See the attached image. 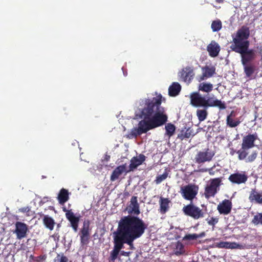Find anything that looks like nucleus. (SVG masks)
I'll return each mask as SVG.
<instances>
[{
  "instance_id": "bb28decb",
  "label": "nucleus",
  "mask_w": 262,
  "mask_h": 262,
  "mask_svg": "<svg viewBox=\"0 0 262 262\" xmlns=\"http://www.w3.org/2000/svg\"><path fill=\"white\" fill-rule=\"evenodd\" d=\"M217 190L210 185H207L205 188L204 195L206 199H209L211 197H214L217 193Z\"/></svg>"
},
{
  "instance_id": "37998d69",
  "label": "nucleus",
  "mask_w": 262,
  "mask_h": 262,
  "mask_svg": "<svg viewBox=\"0 0 262 262\" xmlns=\"http://www.w3.org/2000/svg\"><path fill=\"white\" fill-rule=\"evenodd\" d=\"M207 78H208V77L203 72L202 75L198 77V80L199 82H201Z\"/></svg>"
},
{
  "instance_id": "4be33fe9",
  "label": "nucleus",
  "mask_w": 262,
  "mask_h": 262,
  "mask_svg": "<svg viewBox=\"0 0 262 262\" xmlns=\"http://www.w3.org/2000/svg\"><path fill=\"white\" fill-rule=\"evenodd\" d=\"M170 203V200L168 198H164L163 197H161L159 204H160V208L159 212L161 214H165L166 212L168 211L169 209V204Z\"/></svg>"
},
{
  "instance_id": "6ab92c4d",
  "label": "nucleus",
  "mask_w": 262,
  "mask_h": 262,
  "mask_svg": "<svg viewBox=\"0 0 262 262\" xmlns=\"http://www.w3.org/2000/svg\"><path fill=\"white\" fill-rule=\"evenodd\" d=\"M207 50L211 57H215L219 55L220 46L214 40H212L207 46Z\"/></svg>"
},
{
  "instance_id": "f3484780",
  "label": "nucleus",
  "mask_w": 262,
  "mask_h": 262,
  "mask_svg": "<svg viewBox=\"0 0 262 262\" xmlns=\"http://www.w3.org/2000/svg\"><path fill=\"white\" fill-rule=\"evenodd\" d=\"M129 213L138 215L140 213L139 204L138 203L137 196H133L130 199V204L128 206Z\"/></svg>"
},
{
  "instance_id": "4468645a",
  "label": "nucleus",
  "mask_w": 262,
  "mask_h": 262,
  "mask_svg": "<svg viewBox=\"0 0 262 262\" xmlns=\"http://www.w3.org/2000/svg\"><path fill=\"white\" fill-rule=\"evenodd\" d=\"M146 157L143 154H139L138 156L133 157L130 160L129 165V169L126 172L133 171L139 166L141 165L146 160Z\"/></svg>"
},
{
  "instance_id": "0eeeda50",
  "label": "nucleus",
  "mask_w": 262,
  "mask_h": 262,
  "mask_svg": "<svg viewBox=\"0 0 262 262\" xmlns=\"http://www.w3.org/2000/svg\"><path fill=\"white\" fill-rule=\"evenodd\" d=\"M91 229L90 228V221L89 220H84L82 228L80 229L79 235L80 238V244L82 246L86 245L89 243L91 237Z\"/></svg>"
},
{
  "instance_id": "ea45409f",
  "label": "nucleus",
  "mask_w": 262,
  "mask_h": 262,
  "mask_svg": "<svg viewBox=\"0 0 262 262\" xmlns=\"http://www.w3.org/2000/svg\"><path fill=\"white\" fill-rule=\"evenodd\" d=\"M30 207L29 206L20 208L18 209L19 212H22V213H26L28 215V213L30 211Z\"/></svg>"
},
{
  "instance_id": "6e6552de",
  "label": "nucleus",
  "mask_w": 262,
  "mask_h": 262,
  "mask_svg": "<svg viewBox=\"0 0 262 262\" xmlns=\"http://www.w3.org/2000/svg\"><path fill=\"white\" fill-rule=\"evenodd\" d=\"M215 152L209 148H206L203 151H199L195 156V161L196 163H204L210 162L214 156Z\"/></svg>"
},
{
  "instance_id": "de8ad7c7",
  "label": "nucleus",
  "mask_w": 262,
  "mask_h": 262,
  "mask_svg": "<svg viewBox=\"0 0 262 262\" xmlns=\"http://www.w3.org/2000/svg\"><path fill=\"white\" fill-rule=\"evenodd\" d=\"M224 0H215L216 2L217 3H223Z\"/></svg>"
},
{
  "instance_id": "20e7f679",
  "label": "nucleus",
  "mask_w": 262,
  "mask_h": 262,
  "mask_svg": "<svg viewBox=\"0 0 262 262\" xmlns=\"http://www.w3.org/2000/svg\"><path fill=\"white\" fill-rule=\"evenodd\" d=\"M190 104L196 107H202V110L196 111V116L200 121L205 120L208 115L207 109L209 107H217L220 110L226 108L224 102H222L214 97H210L208 95H201L199 92H194L190 95Z\"/></svg>"
},
{
  "instance_id": "c756f323",
  "label": "nucleus",
  "mask_w": 262,
  "mask_h": 262,
  "mask_svg": "<svg viewBox=\"0 0 262 262\" xmlns=\"http://www.w3.org/2000/svg\"><path fill=\"white\" fill-rule=\"evenodd\" d=\"M165 129L166 134L170 137L174 134L176 130V127L171 123H168L165 125Z\"/></svg>"
},
{
  "instance_id": "4c0bfd02",
  "label": "nucleus",
  "mask_w": 262,
  "mask_h": 262,
  "mask_svg": "<svg viewBox=\"0 0 262 262\" xmlns=\"http://www.w3.org/2000/svg\"><path fill=\"white\" fill-rule=\"evenodd\" d=\"M184 239L186 240H194L197 239V236L196 233L188 234H186L184 237Z\"/></svg>"
},
{
  "instance_id": "f8f14e48",
  "label": "nucleus",
  "mask_w": 262,
  "mask_h": 262,
  "mask_svg": "<svg viewBox=\"0 0 262 262\" xmlns=\"http://www.w3.org/2000/svg\"><path fill=\"white\" fill-rule=\"evenodd\" d=\"M232 204L230 200L225 199L217 206V210L221 214L227 215L232 210Z\"/></svg>"
},
{
  "instance_id": "f03ea898",
  "label": "nucleus",
  "mask_w": 262,
  "mask_h": 262,
  "mask_svg": "<svg viewBox=\"0 0 262 262\" xmlns=\"http://www.w3.org/2000/svg\"><path fill=\"white\" fill-rule=\"evenodd\" d=\"M249 36V28L246 26H243L235 33L232 35V43L230 48L233 51L240 54L246 76L251 78L255 71L256 67L251 62L256 58V53L254 49H249L250 42L248 39Z\"/></svg>"
},
{
  "instance_id": "9d476101",
  "label": "nucleus",
  "mask_w": 262,
  "mask_h": 262,
  "mask_svg": "<svg viewBox=\"0 0 262 262\" xmlns=\"http://www.w3.org/2000/svg\"><path fill=\"white\" fill-rule=\"evenodd\" d=\"M63 210L66 212V217L70 222L71 227L74 232H76L78 228L80 216H75V214L71 210H66L65 209Z\"/></svg>"
},
{
  "instance_id": "ddd939ff",
  "label": "nucleus",
  "mask_w": 262,
  "mask_h": 262,
  "mask_svg": "<svg viewBox=\"0 0 262 262\" xmlns=\"http://www.w3.org/2000/svg\"><path fill=\"white\" fill-rule=\"evenodd\" d=\"M228 180L233 184H241L247 182L248 176L245 172H236L230 175Z\"/></svg>"
},
{
  "instance_id": "58836bf2",
  "label": "nucleus",
  "mask_w": 262,
  "mask_h": 262,
  "mask_svg": "<svg viewBox=\"0 0 262 262\" xmlns=\"http://www.w3.org/2000/svg\"><path fill=\"white\" fill-rule=\"evenodd\" d=\"M228 245V242H220L219 243H215L216 247L219 248H226Z\"/></svg>"
},
{
  "instance_id": "2eb2a0df",
  "label": "nucleus",
  "mask_w": 262,
  "mask_h": 262,
  "mask_svg": "<svg viewBox=\"0 0 262 262\" xmlns=\"http://www.w3.org/2000/svg\"><path fill=\"white\" fill-rule=\"evenodd\" d=\"M194 76L193 70L190 67L183 68L180 72V78L183 81L190 83Z\"/></svg>"
},
{
  "instance_id": "c03bdc74",
  "label": "nucleus",
  "mask_w": 262,
  "mask_h": 262,
  "mask_svg": "<svg viewBox=\"0 0 262 262\" xmlns=\"http://www.w3.org/2000/svg\"><path fill=\"white\" fill-rule=\"evenodd\" d=\"M130 253H131V252H130V251L125 252L124 251H121V253L122 255L125 256H129V255L130 254Z\"/></svg>"
},
{
  "instance_id": "a18cd8bd",
  "label": "nucleus",
  "mask_w": 262,
  "mask_h": 262,
  "mask_svg": "<svg viewBox=\"0 0 262 262\" xmlns=\"http://www.w3.org/2000/svg\"><path fill=\"white\" fill-rule=\"evenodd\" d=\"M197 238L202 237L205 236V233L204 232H202L200 234H196Z\"/></svg>"
},
{
  "instance_id": "aec40b11",
  "label": "nucleus",
  "mask_w": 262,
  "mask_h": 262,
  "mask_svg": "<svg viewBox=\"0 0 262 262\" xmlns=\"http://www.w3.org/2000/svg\"><path fill=\"white\" fill-rule=\"evenodd\" d=\"M261 191L259 192L255 188L252 189L250 192L249 200L251 202L259 204L261 202Z\"/></svg>"
},
{
  "instance_id": "c85d7f7f",
  "label": "nucleus",
  "mask_w": 262,
  "mask_h": 262,
  "mask_svg": "<svg viewBox=\"0 0 262 262\" xmlns=\"http://www.w3.org/2000/svg\"><path fill=\"white\" fill-rule=\"evenodd\" d=\"M203 72L208 77H211L215 73V67L214 66H206L202 68Z\"/></svg>"
},
{
  "instance_id": "a211bd4d",
  "label": "nucleus",
  "mask_w": 262,
  "mask_h": 262,
  "mask_svg": "<svg viewBox=\"0 0 262 262\" xmlns=\"http://www.w3.org/2000/svg\"><path fill=\"white\" fill-rule=\"evenodd\" d=\"M126 164L117 166L112 172L110 177V180L114 182L118 179L119 177L124 172L126 173Z\"/></svg>"
},
{
  "instance_id": "7c9ffc66",
  "label": "nucleus",
  "mask_w": 262,
  "mask_h": 262,
  "mask_svg": "<svg viewBox=\"0 0 262 262\" xmlns=\"http://www.w3.org/2000/svg\"><path fill=\"white\" fill-rule=\"evenodd\" d=\"M211 29L213 32L220 30L222 27V24L220 19L213 20L211 24Z\"/></svg>"
},
{
  "instance_id": "9b49d317",
  "label": "nucleus",
  "mask_w": 262,
  "mask_h": 262,
  "mask_svg": "<svg viewBox=\"0 0 262 262\" xmlns=\"http://www.w3.org/2000/svg\"><path fill=\"white\" fill-rule=\"evenodd\" d=\"M28 228L27 224L21 222H17L15 223V229L14 233L16 235L17 238L21 239L27 235Z\"/></svg>"
},
{
  "instance_id": "393cba45",
  "label": "nucleus",
  "mask_w": 262,
  "mask_h": 262,
  "mask_svg": "<svg viewBox=\"0 0 262 262\" xmlns=\"http://www.w3.org/2000/svg\"><path fill=\"white\" fill-rule=\"evenodd\" d=\"M241 123V121L239 119L236 118L234 119L233 118L232 112L227 117L226 123L227 126L230 127H235L237 126Z\"/></svg>"
},
{
  "instance_id": "c9c22d12",
  "label": "nucleus",
  "mask_w": 262,
  "mask_h": 262,
  "mask_svg": "<svg viewBox=\"0 0 262 262\" xmlns=\"http://www.w3.org/2000/svg\"><path fill=\"white\" fill-rule=\"evenodd\" d=\"M219 219L217 217H212L209 220L207 219L208 224L212 227H214L219 222Z\"/></svg>"
},
{
  "instance_id": "09e8293b",
  "label": "nucleus",
  "mask_w": 262,
  "mask_h": 262,
  "mask_svg": "<svg viewBox=\"0 0 262 262\" xmlns=\"http://www.w3.org/2000/svg\"><path fill=\"white\" fill-rule=\"evenodd\" d=\"M261 202L260 203V204H262V191H261Z\"/></svg>"
},
{
  "instance_id": "b1692460",
  "label": "nucleus",
  "mask_w": 262,
  "mask_h": 262,
  "mask_svg": "<svg viewBox=\"0 0 262 262\" xmlns=\"http://www.w3.org/2000/svg\"><path fill=\"white\" fill-rule=\"evenodd\" d=\"M181 90V86L178 82H173L168 89V94L170 96H176L179 94Z\"/></svg>"
},
{
  "instance_id": "473e14b6",
  "label": "nucleus",
  "mask_w": 262,
  "mask_h": 262,
  "mask_svg": "<svg viewBox=\"0 0 262 262\" xmlns=\"http://www.w3.org/2000/svg\"><path fill=\"white\" fill-rule=\"evenodd\" d=\"M251 222L255 225H262V213H257L254 215Z\"/></svg>"
},
{
  "instance_id": "a19ab883",
  "label": "nucleus",
  "mask_w": 262,
  "mask_h": 262,
  "mask_svg": "<svg viewBox=\"0 0 262 262\" xmlns=\"http://www.w3.org/2000/svg\"><path fill=\"white\" fill-rule=\"evenodd\" d=\"M215 167V165H214L212 167L208 168V169H205L204 171H208L210 175L213 176L215 174V171L213 170L214 168Z\"/></svg>"
},
{
  "instance_id": "a878e982",
  "label": "nucleus",
  "mask_w": 262,
  "mask_h": 262,
  "mask_svg": "<svg viewBox=\"0 0 262 262\" xmlns=\"http://www.w3.org/2000/svg\"><path fill=\"white\" fill-rule=\"evenodd\" d=\"M194 135L193 129L189 127L186 130H182L181 133L178 135V138L183 140L185 138H189Z\"/></svg>"
},
{
  "instance_id": "1a4fd4ad",
  "label": "nucleus",
  "mask_w": 262,
  "mask_h": 262,
  "mask_svg": "<svg viewBox=\"0 0 262 262\" xmlns=\"http://www.w3.org/2000/svg\"><path fill=\"white\" fill-rule=\"evenodd\" d=\"M183 197L187 200H192L198 193V190L194 185H188L181 188Z\"/></svg>"
},
{
  "instance_id": "2f4dec72",
  "label": "nucleus",
  "mask_w": 262,
  "mask_h": 262,
  "mask_svg": "<svg viewBox=\"0 0 262 262\" xmlns=\"http://www.w3.org/2000/svg\"><path fill=\"white\" fill-rule=\"evenodd\" d=\"M222 182L221 178H217L211 179L209 185L217 190V188L221 185Z\"/></svg>"
},
{
  "instance_id": "423d86ee",
  "label": "nucleus",
  "mask_w": 262,
  "mask_h": 262,
  "mask_svg": "<svg viewBox=\"0 0 262 262\" xmlns=\"http://www.w3.org/2000/svg\"><path fill=\"white\" fill-rule=\"evenodd\" d=\"M182 211L185 215L190 216L194 220H198L204 216V212L199 207L193 204L184 206Z\"/></svg>"
},
{
  "instance_id": "72a5a7b5",
  "label": "nucleus",
  "mask_w": 262,
  "mask_h": 262,
  "mask_svg": "<svg viewBox=\"0 0 262 262\" xmlns=\"http://www.w3.org/2000/svg\"><path fill=\"white\" fill-rule=\"evenodd\" d=\"M168 173L167 171H165L161 175H159L157 176L155 182L156 184H159L161 183L163 181L165 180L168 177Z\"/></svg>"
},
{
  "instance_id": "f704fd0d",
  "label": "nucleus",
  "mask_w": 262,
  "mask_h": 262,
  "mask_svg": "<svg viewBox=\"0 0 262 262\" xmlns=\"http://www.w3.org/2000/svg\"><path fill=\"white\" fill-rule=\"evenodd\" d=\"M177 250L175 252V254L177 256L182 255L185 253V251L184 250V246L181 243H178L176 246Z\"/></svg>"
},
{
  "instance_id": "cd10ccee",
  "label": "nucleus",
  "mask_w": 262,
  "mask_h": 262,
  "mask_svg": "<svg viewBox=\"0 0 262 262\" xmlns=\"http://www.w3.org/2000/svg\"><path fill=\"white\" fill-rule=\"evenodd\" d=\"M213 88V84L210 83L202 82L199 84L198 90L199 91L208 93L212 91Z\"/></svg>"
},
{
  "instance_id": "8fccbe9b",
  "label": "nucleus",
  "mask_w": 262,
  "mask_h": 262,
  "mask_svg": "<svg viewBox=\"0 0 262 262\" xmlns=\"http://www.w3.org/2000/svg\"><path fill=\"white\" fill-rule=\"evenodd\" d=\"M259 49H260V51H262V47H260Z\"/></svg>"
},
{
  "instance_id": "79ce46f5",
  "label": "nucleus",
  "mask_w": 262,
  "mask_h": 262,
  "mask_svg": "<svg viewBox=\"0 0 262 262\" xmlns=\"http://www.w3.org/2000/svg\"><path fill=\"white\" fill-rule=\"evenodd\" d=\"M68 258L63 254H62L58 259V262H68Z\"/></svg>"
},
{
  "instance_id": "5701e85b",
  "label": "nucleus",
  "mask_w": 262,
  "mask_h": 262,
  "mask_svg": "<svg viewBox=\"0 0 262 262\" xmlns=\"http://www.w3.org/2000/svg\"><path fill=\"white\" fill-rule=\"evenodd\" d=\"M42 223L47 228L50 230H53L55 222L52 217L49 216L48 215H43L42 218Z\"/></svg>"
},
{
  "instance_id": "e433bc0d",
  "label": "nucleus",
  "mask_w": 262,
  "mask_h": 262,
  "mask_svg": "<svg viewBox=\"0 0 262 262\" xmlns=\"http://www.w3.org/2000/svg\"><path fill=\"white\" fill-rule=\"evenodd\" d=\"M241 245L235 242H228L227 249H237L240 248Z\"/></svg>"
},
{
  "instance_id": "dca6fc26",
  "label": "nucleus",
  "mask_w": 262,
  "mask_h": 262,
  "mask_svg": "<svg viewBox=\"0 0 262 262\" xmlns=\"http://www.w3.org/2000/svg\"><path fill=\"white\" fill-rule=\"evenodd\" d=\"M114 247V249L111 251L110 256L108 258L109 262H115L120 250L122 249L115 235H113Z\"/></svg>"
},
{
  "instance_id": "49530a36",
  "label": "nucleus",
  "mask_w": 262,
  "mask_h": 262,
  "mask_svg": "<svg viewBox=\"0 0 262 262\" xmlns=\"http://www.w3.org/2000/svg\"><path fill=\"white\" fill-rule=\"evenodd\" d=\"M110 159V156L106 155L104 157V160L106 161H108Z\"/></svg>"
},
{
  "instance_id": "39448f33",
  "label": "nucleus",
  "mask_w": 262,
  "mask_h": 262,
  "mask_svg": "<svg viewBox=\"0 0 262 262\" xmlns=\"http://www.w3.org/2000/svg\"><path fill=\"white\" fill-rule=\"evenodd\" d=\"M258 139V135L256 132L252 134H249L243 138L242 148L237 151L239 160L246 159L247 162H252L256 159L257 156L256 151H252L250 156L247 158V157L248 155V149L255 146V142Z\"/></svg>"
},
{
  "instance_id": "f257e3e1",
  "label": "nucleus",
  "mask_w": 262,
  "mask_h": 262,
  "mask_svg": "<svg viewBox=\"0 0 262 262\" xmlns=\"http://www.w3.org/2000/svg\"><path fill=\"white\" fill-rule=\"evenodd\" d=\"M155 97L141 99L139 101L136 116L143 119L138 127H134L127 135L128 139L136 138L142 134L161 126L168 121L164 107L162 106V96L156 93Z\"/></svg>"
},
{
  "instance_id": "3c124183",
  "label": "nucleus",
  "mask_w": 262,
  "mask_h": 262,
  "mask_svg": "<svg viewBox=\"0 0 262 262\" xmlns=\"http://www.w3.org/2000/svg\"><path fill=\"white\" fill-rule=\"evenodd\" d=\"M220 171V169H217V170H216V171Z\"/></svg>"
},
{
  "instance_id": "7ed1b4c3",
  "label": "nucleus",
  "mask_w": 262,
  "mask_h": 262,
  "mask_svg": "<svg viewBox=\"0 0 262 262\" xmlns=\"http://www.w3.org/2000/svg\"><path fill=\"white\" fill-rule=\"evenodd\" d=\"M147 228V225L142 219L137 216L127 215L120 219L113 235H115L122 249L124 244H126L132 250L135 248L134 241L141 237Z\"/></svg>"
},
{
  "instance_id": "412c9836",
  "label": "nucleus",
  "mask_w": 262,
  "mask_h": 262,
  "mask_svg": "<svg viewBox=\"0 0 262 262\" xmlns=\"http://www.w3.org/2000/svg\"><path fill=\"white\" fill-rule=\"evenodd\" d=\"M69 194L68 190L64 188H62L59 191L57 199L58 202L61 205H63L69 200Z\"/></svg>"
}]
</instances>
